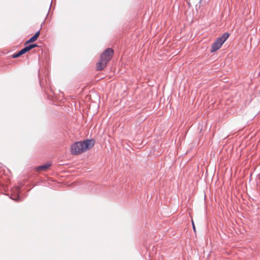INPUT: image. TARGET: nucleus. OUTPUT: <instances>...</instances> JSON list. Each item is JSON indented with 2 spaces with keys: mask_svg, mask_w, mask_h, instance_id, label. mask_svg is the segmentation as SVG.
<instances>
[{
  "mask_svg": "<svg viewBox=\"0 0 260 260\" xmlns=\"http://www.w3.org/2000/svg\"><path fill=\"white\" fill-rule=\"evenodd\" d=\"M95 141L93 139H87L83 142H77L71 146V153L77 155L91 148L94 145Z\"/></svg>",
  "mask_w": 260,
  "mask_h": 260,
  "instance_id": "1",
  "label": "nucleus"
},
{
  "mask_svg": "<svg viewBox=\"0 0 260 260\" xmlns=\"http://www.w3.org/2000/svg\"><path fill=\"white\" fill-rule=\"evenodd\" d=\"M229 37V34L225 32L222 36L217 38L216 41L211 46L210 50L211 52H214L220 49L222 45L225 42Z\"/></svg>",
  "mask_w": 260,
  "mask_h": 260,
  "instance_id": "2",
  "label": "nucleus"
},
{
  "mask_svg": "<svg viewBox=\"0 0 260 260\" xmlns=\"http://www.w3.org/2000/svg\"><path fill=\"white\" fill-rule=\"evenodd\" d=\"M113 54V49L111 48H107L102 53L101 59L108 62L111 59Z\"/></svg>",
  "mask_w": 260,
  "mask_h": 260,
  "instance_id": "3",
  "label": "nucleus"
},
{
  "mask_svg": "<svg viewBox=\"0 0 260 260\" xmlns=\"http://www.w3.org/2000/svg\"><path fill=\"white\" fill-rule=\"evenodd\" d=\"M19 191H20L19 187L17 186V187H16L15 188H14L12 190L13 194H12L11 198L14 201H19L20 198V197L19 196Z\"/></svg>",
  "mask_w": 260,
  "mask_h": 260,
  "instance_id": "4",
  "label": "nucleus"
},
{
  "mask_svg": "<svg viewBox=\"0 0 260 260\" xmlns=\"http://www.w3.org/2000/svg\"><path fill=\"white\" fill-rule=\"evenodd\" d=\"M107 63L108 62L106 61L100 59V60L97 63V70L99 71L103 70L106 67Z\"/></svg>",
  "mask_w": 260,
  "mask_h": 260,
  "instance_id": "5",
  "label": "nucleus"
},
{
  "mask_svg": "<svg viewBox=\"0 0 260 260\" xmlns=\"http://www.w3.org/2000/svg\"><path fill=\"white\" fill-rule=\"evenodd\" d=\"M40 35V30L38 31L33 36H32L28 41L25 43V44L29 43H32L36 41Z\"/></svg>",
  "mask_w": 260,
  "mask_h": 260,
  "instance_id": "6",
  "label": "nucleus"
},
{
  "mask_svg": "<svg viewBox=\"0 0 260 260\" xmlns=\"http://www.w3.org/2000/svg\"><path fill=\"white\" fill-rule=\"evenodd\" d=\"M50 166H51L50 164H49V163L44 164L38 167L37 169V171H42V170H46L48 169L50 167Z\"/></svg>",
  "mask_w": 260,
  "mask_h": 260,
  "instance_id": "7",
  "label": "nucleus"
},
{
  "mask_svg": "<svg viewBox=\"0 0 260 260\" xmlns=\"http://www.w3.org/2000/svg\"><path fill=\"white\" fill-rule=\"evenodd\" d=\"M28 51L26 49V48L25 47L24 48H23L22 49H21L20 51H19L18 52H19V54H20V55H22L23 54H24V53H25L26 52H27Z\"/></svg>",
  "mask_w": 260,
  "mask_h": 260,
  "instance_id": "8",
  "label": "nucleus"
},
{
  "mask_svg": "<svg viewBox=\"0 0 260 260\" xmlns=\"http://www.w3.org/2000/svg\"><path fill=\"white\" fill-rule=\"evenodd\" d=\"M25 47L26 48V49H27L28 51L33 48L31 44L29 45H28L27 46H26Z\"/></svg>",
  "mask_w": 260,
  "mask_h": 260,
  "instance_id": "9",
  "label": "nucleus"
},
{
  "mask_svg": "<svg viewBox=\"0 0 260 260\" xmlns=\"http://www.w3.org/2000/svg\"><path fill=\"white\" fill-rule=\"evenodd\" d=\"M19 52L17 53H15L13 55V58H16V57H18L19 56H20V54H19Z\"/></svg>",
  "mask_w": 260,
  "mask_h": 260,
  "instance_id": "10",
  "label": "nucleus"
},
{
  "mask_svg": "<svg viewBox=\"0 0 260 260\" xmlns=\"http://www.w3.org/2000/svg\"><path fill=\"white\" fill-rule=\"evenodd\" d=\"M31 45L32 46L33 48H35V47L38 46V45L36 44H31Z\"/></svg>",
  "mask_w": 260,
  "mask_h": 260,
  "instance_id": "11",
  "label": "nucleus"
},
{
  "mask_svg": "<svg viewBox=\"0 0 260 260\" xmlns=\"http://www.w3.org/2000/svg\"><path fill=\"white\" fill-rule=\"evenodd\" d=\"M192 226H193V230H194V231H196V230H195V226H194L193 220H192Z\"/></svg>",
  "mask_w": 260,
  "mask_h": 260,
  "instance_id": "12",
  "label": "nucleus"
},
{
  "mask_svg": "<svg viewBox=\"0 0 260 260\" xmlns=\"http://www.w3.org/2000/svg\"><path fill=\"white\" fill-rule=\"evenodd\" d=\"M200 1H201L202 0H200Z\"/></svg>",
  "mask_w": 260,
  "mask_h": 260,
  "instance_id": "13",
  "label": "nucleus"
}]
</instances>
